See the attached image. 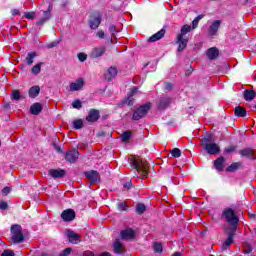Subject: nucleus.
<instances>
[{"mask_svg": "<svg viewBox=\"0 0 256 256\" xmlns=\"http://www.w3.org/2000/svg\"><path fill=\"white\" fill-rule=\"evenodd\" d=\"M43 111V105L39 102H36L31 105L30 107V113L32 115H39Z\"/></svg>", "mask_w": 256, "mask_h": 256, "instance_id": "24", "label": "nucleus"}, {"mask_svg": "<svg viewBox=\"0 0 256 256\" xmlns=\"http://www.w3.org/2000/svg\"><path fill=\"white\" fill-rule=\"evenodd\" d=\"M72 107H73V109H81V107H83V103L79 99L74 100L72 102Z\"/></svg>", "mask_w": 256, "mask_h": 256, "instance_id": "40", "label": "nucleus"}, {"mask_svg": "<svg viewBox=\"0 0 256 256\" xmlns=\"http://www.w3.org/2000/svg\"><path fill=\"white\" fill-rule=\"evenodd\" d=\"M65 159L68 161V163H76L77 159H79V150L73 149L68 151L66 153Z\"/></svg>", "mask_w": 256, "mask_h": 256, "instance_id": "11", "label": "nucleus"}, {"mask_svg": "<svg viewBox=\"0 0 256 256\" xmlns=\"http://www.w3.org/2000/svg\"><path fill=\"white\" fill-rule=\"evenodd\" d=\"M220 27H221V21L215 20L212 23V25L209 27V30H208L209 35H212V36L216 35Z\"/></svg>", "mask_w": 256, "mask_h": 256, "instance_id": "22", "label": "nucleus"}, {"mask_svg": "<svg viewBox=\"0 0 256 256\" xmlns=\"http://www.w3.org/2000/svg\"><path fill=\"white\" fill-rule=\"evenodd\" d=\"M57 45H59V41H54V42H51L47 45V48L48 49H53V47H57Z\"/></svg>", "mask_w": 256, "mask_h": 256, "instance_id": "52", "label": "nucleus"}, {"mask_svg": "<svg viewBox=\"0 0 256 256\" xmlns=\"http://www.w3.org/2000/svg\"><path fill=\"white\" fill-rule=\"evenodd\" d=\"M2 193L3 195H9V193H11V187H4Z\"/></svg>", "mask_w": 256, "mask_h": 256, "instance_id": "53", "label": "nucleus"}, {"mask_svg": "<svg viewBox=\"0 0 256 256\" xmlns=\"http://www.w3.org/2000/svg\"><path fill=\"white\" fill-rule=\"evenodd\" d=\"M109 31L112 35V37H115V35H117V33H119V30H117V27H115V25L111 24L109 26Z\"/></svg>", "mask_w": 256, "mask_h": 256, "instance_id": "43", "label": "nucleus"}, {"mask_svg": "<svg viewBox=\"0 0 256 256\" xmlns=\"http://www.w3.org/2000/svg\"><path fill=\"white\" fill-rule=\"evenodd\" d=\"M39 93H41V87L39 86H32L28 91L30 99H35L36 97H39Z\"/></svg>", "mask_w": 256, "mask_h": 256, "instance_id": "25", "label": "nucleus"}, {"mask_svg": "<svg viewBox=\"0 0 256 256\" xmlns=\"http://www.w3.org/2000/svg\"><path fill=\"white\" fill-rule=\"evenodd\" d=\"M224 231L227 234L228 238L223 243L222 249L223 251H227V248L231 246V243H233V239L235 238V233L237 231V228L228 227V228H225Z\"/></svg>", "mask_w": 256, "mask_h": 256, "instance_id": "7", "label": "nucleus"}, {"mask_svg": "<svg viewBox=\"0 0 256 256\" xmlns=\"http://www.w3.org/2000/svg\"><path fill=\"white\" fill-rule=\"evenodd\" d=\"M187 33H191V26L184 25L180 33L177 35L176 43L178 45V51H185L187 49V43H189V38L187 37Z\"/></svg>", "mask_w": 256, "mask_h": 256, "instance_id": "2", "label": "nucleus"}, {"mask_svg": "<svg viewBox=\"0 0 256 256\" xmlns=\"http://www.w3.org/2000/svg\"><path fill=\"white\" fill-rule=\"evenodd\" d=\"M163 37H165V29H161L156 34L152 35L149 38V41H151L152 43H155V41H159V39H163Z\"/></svg>", "mask_w": 256, "mask_h": 256, "instance_id": "27", "label": "nucleus"}, {"mask_svg": "<svg viewBox=\"0 0 256 256\" xmlns=\"http://www.w3.org/2000/svg\"><path fill=\"white\" fill-rule=\"evenodd\" d=\"M172 157H174L175 159H178V157H181V149L179 148H173L171 151H170Z\"/></svg>", "mask_w": 256, "mask_h": 256, "instance_id": "38", "label": "nucleus"}, {"mask_svg": "<svg viewBox=\"0 0 256 256\" xmlns=\"http://www.w3.org/2000/svg\"><path fill=\"white\" fill-rule=\"evenodd\" d=\"M11 99L14 101H19L25 99V95H21V90H13L11 94Z\"/></svg>", "mask_w": 256, "mask_h": 256, "instance_id": "32", "label": "nucleus"}, {"mask_svg": "<svg viewBox=\"0 0 256 256\" xmlns=\"http://www.w3.org/2000/svg\"><path fill=\"white\" fill-rule=\"evenodd\" d=\"M36 57H37V53H35V52L28 53V55L26 57V64L33 65V59H35Z\"/></svg>", "mask_w": 256, "mask_h": 256, "instance_id": "35", "label": "nucleus"}, {"mask_svg": "<svg viewBox=\"0 0 256 256\" xmlns=\"http://www.w3.org/2000/svg\"><path fill=\"white\" fill-rule=\"evenodd\" d=\"M237 150V146H228L225 148V153H233Z\"/></svg>", "mask_w": 256, "mask_h": 256, "instance_id": "47", "label": "nucleus"}, {"mask_svg": "<svg viewBox=\"0 0 256 256\" xmlns=\"http://www.w3.org/2000/svg\"><path fill=\"white\" fill-rule=\"evenodd\" d=\"M202 18L203 15H199L192 21V29H197V26L199 25V20Z\"/></svg>", "mask_w": 256, "mask_h": 256, "instance_id": "42", "label": "nucleus"}, {"mask_svg": "<svg viewBox=\"0 0 256 256\" xmlns=\"http://www.w3.org/2000/svg\"><path fill=\"white\" fill-rule=\"evenodd\" d=\"M55 149H56V151H58V153H63V151L61 150V147L55 146Z\"/></svg>", "mask_w": 256, "mask_h": 256, "instance_id": "58", "label": "nucleus"}, {"mask_svg": "<svg viewBox=\"0 0 256 256\" xmlns=\"http://www.w3.org/2000/svg\"><path fill=\"white\" fill-rule=\"evenodd\" d=\"M75 210L73 209H66L61 213V218L63 221L69 222L75 219Z\"/></svg>", "mask_w": 256, "mask_h": 256, "instance_id": "15", "label": "nucleus"}, {"mask_svg": "<svg viewBox=\"0 0 256 256\" xmlns=\"http://www.w3.org/2000/svg\"><path fill=\"white\" fill-rule=\"evenodd\" d=\"M71 251H73L72 248H66L62 252H60L59 256H70Z\"/></svg>", "mask_w": 256, "mask_h": 256, "instance_id": "46", "label": "nucleus"}, {"mask_svg": "<svg viewBox=\"0 0 256 256\" xmlns=\"http://www.w3.org/2000/svg\"><path fill=\"white\" fill-rule=\"evenodd\" d=\"M8 207L9 205L7 204V202L0 203V209H2V211H5V209H7Z\"/></svg>", "mask_w": 256, "mask_h": 256, "instance_id": "54", "label": "nucleus"}, {"mask_svg": "<svg viewBox=\"0 0 256 256\" xmlns=\"http://www.w3.org/2000/svg\"><path fill=\"white\" fill-rule=\"evenodd\" d=\"M170 105H171V97L163 96L158 101L157 109H159V111H165V109H167V107H169Z\"/></svg>", "mask_w": 256, "mask_h": 256, "instance_id": "9", "label": "nucleus"}, {"mask_svg": "<svg viewBox=\"0 0 256 256\" xmlns=\"http://www.w3.org/2000/svg\"><path fill=\"white\" fill-rule=\"evenodd\" d=\"M89 25L92 29H97L101 25V15H92L89 19Z\"/></svg>", "mask_w": 256, "mask_h": 256, "instance_id": "17", "label": "nucleus"}, {"mask_svg": "<svg viewBox=\"0 0 256 256\" xmlns=\"http://www.w3.org/2000/svg\"><path fill=\"white\" fill-rule=\"evenodd\" d=\"M97 37H99V39H104V38H105V32H103V31H98V32H97Z\"/></svg>", "mask_w": 256, "mask_h": 256, "instance_id": "55", "label": "nucleus"}, {"mask_svg": "<svg viewBox=\"0 0 256 256\" xmlns=\"http://www.w3.org/2000/svg\"><path fill=\"white\" fill-rule=\"evenodd\" d=\"M235 115L236 117H245V115H247V110L241 106H237L235 108Z\"/></svg>", "mask_w": 256, "mask_h": 256, "instance_id": "33", "label": "nucleus"}, {"mask_svg": "<svg viewBox=\"0 0 256 256\" xmlns=\"http://www.w3.org/2000/svg\"><path fill=\"white\" fill-rule=\"evenodd\" d=\"M251 251H253V246H251L249 242H246V244L244 245V253L249 254L251 253Z\"/></svg>", "mask_w": 256, "mask_h": 256, "instance_id": "45", "label": "nucleus"}, {"mask_svg": "<svg viewBox=\"0 0 256 256\" xmlns=\"http://www.w3.org/2000/svg\"><path fill=\"white\" fill-rule=\"evenodd\" d=\"M84 175L87 180L90 181L91 185H93V183H99V181H101V176L99 175V172L95 170L84 172Z\"/></svg>", "mask_w": 256, "mask_h": 256, "instance_id": "8", "label": "nucleus"}, {"mask_svg": "<svg viewBox=\"0 0 256 256\" xmlns=\"http://www.w3.org/2000/svg\"><path fill=\"white\" fill-rule=\"evenodd\" d=\"M101 117L99 110L97 109H91L88 113V116L86 117V121L89 123H95V121H99V118Z\"/></svg>", "mask_w": 256, "mask_h": 256, "instance_id": "13", "label": "nucleus"}, {"mask_svg": "<svg viewBox=\"0 0 256 256\" xmlns=\"http://www.w3.org/2000/svg\"><path fill=\"white\" fill-rule=\"evenodd\" d=\"M78 57V61H80V63H85V61H87V54L80 52L77 54Z\"/></svg>", "mask_w": 256, "mask_h": 256, "instance_id": "41", "label": "nucleus"}, {"mask_svg": "<svg viewBox=\"0 0 256 256\" xmlns=\"http://www.w3.org/2000/svg\"><path fill=\"white\" fill-rule=\"evenodd\" d=\"M124 187L129 189V188L131 187V182L125 183V184H124Z\"/></svg>", "mask_w": 256, "mask_h": 256, "instance_id": "59", "label": "nucleus"}, {"mask_svg": "<svg viewBox=\"0 0 256 256\" xmlns=\"http://www.w3.org/2000/svg\"><path fill=\"white\" fill-rule=\"evenodd\" d=\"M137 87H134L131 89L128 97L124 100V103H126V105H129L131 107V105H133V95H135V93H137Z\"/></svg>", "mask_w": 256, "mask_h": 256, "instance_id": "28", "label": "nucleus"}, {"mask_svg": "<svg viewBox=\"0 0 256 256\" xmlns=\"http://www.w3.org/2000/svg\"><path fill=\"white\" fill-rule=\"evenodd\" d=\"M51 11H53V5L50 4L48 9L43 12V17L40 18L38 22H36V25H43V23L49 21V19H51Z\"/></svg>", "mask_w": 256, "mask_h": 256, "instance_id": "14", "label": "nucleus"}, {"mask_svg": "<svg viewBox=\"0 0 256 256\" xmlns=\"http://www.w3.org/2000/svg\"><path fill=\"white\" fill-rule=\"evenodd\" d=\"M117 68L115 67H110L107 71V73L104 75V79L106 81H113V79H115V77H117Z\"/></svg>", "mask_w": 256, "mask_h": 256, "instance_id": "20", "label": "nucleus"}, {"mask_svg": "<svg viewBox=\"0 0 256 256\" xmlns=\"http://www.w3.org/2000/svg\"><path fill=\"white\" fill-rule=\"evenodd\" d=\"M121 235V239H123L124 241H133V239H135V230H133L132 228H127L125 230H122L120 232Z\"/></svg>", "mask_w": 256, "mask_h": 256, "instance_id": "10", "label": "nucleus"}, {"mask_svg": "<svg viewBox=\"0 0 256 256\" xmlns=\"http://www.w3.org/2000/svg\"><path fill=\"white\" fill-rule=\"evenodd\" d=\"M1 256H15V252L12 250H5Z\"/></svg>", "mask_w": 256, "mask_h": 256, "instance_id": "50", "label": "nucleus"}, {"mask_svg": "<svg viewBox=\"0 0 256 256\" xmlns=\"http://www.w3.org/2000/svg\"><path fill=\"white\" fill-rule=\"evenodd\" d=\"M24 17H26V19H35V12H25Z\"/></svg>", "mask_w": 256, "mask_h": 256, "instance_id": "48", "label": "nucleus"}, {"mask_svg": "<svg viewBox=\"0 0 256 256\" xmlns=\"http://www.w3.org/2000/svg\"><path fill=\"white\" fill-rule=\"evenodd\" d=\"M243 97L245 101H253V99H255L256 97V93L254 92V90H245L243 92Z\"/></svg>", "mask_w": 256, "mask_h": 256, "instance_id": "31", "label": "nucleus"}, {"mask_svg": "<svg viewBox=\"0 0 256 256\" xmlns=\"http://www.w3.org/2000/svg\"><path fill=\"white\" fill-rule=\"evenodd\" d=\"M48 174L51 175L53 179H62V177H65L66 172L62 169H51Z\"/></svg>", "mask_w": 256, "mask_h": 256, "instance_id": "18", "label": "nucleus"}, {"mask_svg": "<svg viewBox=\"0 0 256 256\" xmlns=\"http://www.w3.org/2000/svg\"><path fill=\"white\" fill-rule=\"evenodd\" d=\"M223 217L229 223L230 227H235L237 229V225L239 224V217L235 215V211L231 208H226L223 213Z\"/></svg>", "mask_w": 256, "mask_h": 256, "instance_id": "5", "label": "nucleus"}, {"mask_svg": "<svg viewBox=\"0 0 256 256\" xmlns=\"http://www.w3.org/2000/svg\"><path fill=\"white\" fill-rule=\"evenodd\" d=\"M12 15H19V10L17 9L12 10Z\"/></svg>", "mask_w": 256, "mask_h": 256, "instance_id": "57", "label": "nucleus"}, {"mask_svg": "<svg viewBox=\"0 0 256 256\" xmlns=\"http://www.w3.org/2000/svg\"><path fill=\"white\" fill-rule=\"evenodd\" d=\"M183 254L181 252H175L174 254H172V256H182Z\"/></svg>", "mask_w": 256, "mask_h": 256, "instance_id": "60", "label": "nucleus"}, {"mask_svg": "<svg viewBox=\"0 0 256 256\" xmlns=\"http://www.w3.org/2000/svg\"><path fill=\"white\" fill-rule=\"evenodd\" d=\"M145 211H147V206H145V204L139 203L136 205V213L138 215H143V213H145Z\"/></svg>", "mask_w": 256, "mask_h": 256, "instance_id": "34", "label": "nucleus"}, {"mask_svg": "<svg viewBox=\"0 0 256 256\" xmlns=\"http://www.w3.org/2000/svg\"><path fill=\"white\" fill-rule=\"evenodd\" d=\"M225 163V157L221 156L214 161V167L217 171H223V165Z\"/></svg>", "mask_w": 256, "mask_h": 256, "instance_id": "29", "label": "nucleus"}, {"mask_svg": "<svg viewBox=\"0 0 256 256\" xmlns=\"http://www.w3.org/2000/svg\"><path fill=\"white\" fill-rule=\"evenodd\" d=\"M41 65H43V63L40 62L32 67L33 75H39V73H41Z\"/></svg>", "mask_w": 256, "mask_h": 256, "instance_id": "37", "label": "nucleus"}, {"mask_svg": "<svg viewBox=\"0 0 256 256\" xmlns=\"http://www.w3.org/2000/svg\"><path fill=\"white\" fill-rule=\"evenodd\" d=\"M12 243H23L25 241V236H23V228L19 224H14L11 226V237Z\"/></svg>", "mask_w": 256, "mask_h": 256, "instance_id": "4", "label": "nucleus"}, {"mask_svg": "<svg viewBox=\"0 0 256 256\" xmlns=\"http://www.w3.org/2000/svg\"><path fill=\"white\" fill-rule=\"evenodd\" d=\"M85 86V80L83 78H78L75 82L70 83V91H81Z\"/></svg>", "mask_w": 256, "mask_h": 256, "instance_id": "12", "label": "nucleus"}, {"mask_svg": "<svg viewBox=\"0 0 256 256\" xmlns=\"http://www.w3.org/2000/svg\"><path fill=\"white\" fill-rule=\"evenodd\" d=\"M249 217L250 219H255V214H250Z\"/></svg>", "mask_w": 256, "mask_h": 256, "instance_id": "61", "label": "nucleus"}, {"mask_svg": "<svg viewBox=\"0 0 256 256\" xmlns=\"http://www.w3.org/2000/svg\"><path fill=\"white\" fill-rule=\"evenodd\" d=\"M149 111H151V102L145 103L134 111L132 115L133 121H139V119H143V117L147 116Z\"/></svg>", "mask_w": 256, "mask_h": 256, "instance_id": "6", "label": "nucleus"}, {"mask_svg": "<svg viewBox=\"0 0 256 256\" xmlns=\"http://www.w3.org/2000/svg\"><path fill=\"white\" fill-rule=\"evenodd\" d=\"M66 235L69 239V242L73 243L74 245H77V243L81 242V240H80L81 236H79V234L75 233L72 230H67Z\"/></svg>", "mask_w": 256, "mask_h": 256, "instance_id": "16", "label": "nucleus"}, {"mask_svg": "<svg viewBox=\"0 0 256 256\" xmlns=\"http://www.w3.org/2000/svg\"><path fill=\"white\" fill-rule=\"evenodd\" d=\"M131 131H125L122 135H121V139L124 143H127V141H129L131 139Z\"/></svg>", "mask_w": 256, "mask_h": 256, "instance_id": "36", "label": "nucleus"}, {"mask_svg": "<svg viewBox=\"0 0 256 256\" xmlns=\"http://www.w3.org/2000/svg\"><path fill=\"white\" fill-rule=\"evenodd\" d=\"M118 209L119 211H125V209H127V204H125V202L118 203Z\"/></svg>", "mask_w": 256, "mask_h": 256, "instance_id": "49", "label": "nucleus"}, {"mask_svg": "<svg viewBox=\"0 0 256 256\" xmlns=\"http://www.w3.org/2000/svg\"><path fill=\"white\" fill-rule=\"evenodd\" d=\"M114 252L117 253V255H123L125 253V246H123L121 242L116 241L114 243Z\"/></svg>", "mask_w": 256, "mask_h": 256, "instance_id": "30", "label": "nucleus"}, {"mask_svg": "<svg viewBox=\"0 0 256 256\" xmlns=\"http://www.w3.org/2000/svg\"><path fill=\"white\" fill-rule=\"evenodd\" d=\"M193 73V68L190 67V69L185 73L186 77H189V75H191Z\"/></svg>", "mask_w": 256, "mask_h": 256, "instance_id": "56", "label": "nucleus"}, {"mask_svg": "<svg viewBox=\"0 0 256 256\" xmlns=\"http://www.w3.org/2000/svg\"><path fill=\"white\" fill-rule=\"evenodd\" d=\"M202 148L208 155H219L221 153V147L215 143V139H213V135L208 134L201 140Z\"/></svg>", "mask_w": 256, "mask_h": 256, "instance_id": "1", "label": "nucleus"}, {"mask_svg": "<svg viewBox=\"0 0 256 256\" xmlns=\"http://www.w3.org/2000/svg\"><path fill=\"white\" fill-rule=\"evenodd\" d=\"M132 168L136 169L138 175L142 178L149 175V163L139 157L132 159Z\"/></svg>", "mask_w": 256, "mask_h": 256, "instance_id": "3", "label": "nucleus"}, {"mask_svg": "<svg viewBox=\"0 0 256 256\" xmlns=\"http://www.w3.org/2000/svg\"><path fill=\"white\" fill-rule=\"evenodd\" d=\"M239 155L241 157H247L248 159H256L255 158V150L251 148H245L239 151Z\"/></svg>", "mask_w": 256, "mask_h": 256, "instance_id": "19", "label": "nucleus"}, {"mask_svg": "<svg viewBox=\"0 0 256 256\" xmlns=\"http://www.w3.org/2000/svg\"><path fill=\"white\" fill-rule=\"evenodd\" d=\"M155 253H163V245L156 243L153 246Z\"/></svg>", "mask_w": 256, "mask_h": 256, "instance_id": "44", "label": "nucleus"}, {"mask_svg": "<svg viewBox=\"0 0 256 256\" xmlns=\"http://www.w3.org/2000/svg\"><path fill=\"white\" fill-rule=\"evenodd\" d=\"M165 91H173V84L166 82L165 83Z\"/></svg>", "mask_w": 256, "mask_h": 256, "instance_id": "51", "label": "nucleus"}, {"mask_svg": "<svg viewBox=\"0 0 256 256\" xmlns=\"http://www.w3.org/2000/svg\"><path fill=\"white\" fill-rule=\"evenodd\" d=\"M65 5H67V0H65V1L62 3V7H65Z\"/></svg>", "mask_w": 256, "mask_h": 256, "instance_id": "62", "label": "nucleus"}, {"mask_svg": "<svg viewBox=\"0 0 256 256\" xmlns=\"http://www.w3.org/2000/svg\"><path fill=\"white\" fill-rule=\"evenodd\" d=\"M206 55L208 59L213 61L217 59V57H219V49H217L216 47L209 48L206 52Z\"/></svg>", "mask_w": 256, "mask_h": 256, "instance_id": "23", "label": "nucleus"}, {"mask_svg": "<svg viewBox=\"0 0 256 256\" xmlns=\"http://www.w3.org/2000/svg\"><path fill=\"white\" fill-rule=\"evenodd\" d=\"M106 49L107 48L105 46L94 48L92 50L91 57H93L94 59L102 57L105 54Z\"/></svg>", "mask_w": 256, "mask_h": 256, "instance_id": "21", "label": "nucleus"}, {"mask_svg": "<svg viewBox=\"0 0 256 256\" xmlns=\"http://www.w3.org/2000/svg\"><path fill=\"white\" fill-rule=\"evenodd\" d=\"M74 129H83V120L77 119L73 121Z\"/></svg>", "mask_w": 256, "mask_h": 256, "instance_id": "39", "label": "nucleus"}, {"mask_svg": "<svg viewBox=\"0 0 256 256\" xmlns=\"http://www.w3.org/2000/svg\"><path fill=\"white\" fill-rule=\"evenodd\" d=\"M242 168H243V162H234L228 168H226V171L228 173H235V171H238V169H242Z\"/></svg>", "mask_w": 256, "mask_h": 256, "instance_id": "26", "label": "nucleus"}]
</instances>
